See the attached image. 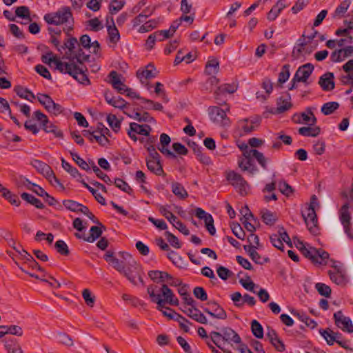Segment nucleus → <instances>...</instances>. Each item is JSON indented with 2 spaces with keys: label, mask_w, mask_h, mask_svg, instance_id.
<instances>
[{
  "label": "nucleus",
  "mask_w": 353,
  "mask_h": 353,
  "mask_svg": "<svg viewBox=\"0 0 353 353\" xmlns=\"http://www.w3.org/2000/svg\"><path fill=\"white\" fill-rule=\"evenodd\" d=\"M77 45H79V43L77 38L70 37L64 42L63 46H61V51L62 50L68 49L70 53L72 54Z\"/></svg>",
  "instance_id": "nucleus-51"
},
{
  "label": "nucleus",
  "mask_w": 353,
  "mask_h": 353,
  "mask_svg": "<svg viewBox=\"0 0 353 353\" xmlns=\"http://www.w3.org/2000/svg\"><path fill=\"white\" fill-rule=\"evenodd\" d=\"M42 61L46 63H53L56 65L57 70L62 73L69 74L81 84H90V80L82 68L77 66L73 63H64L61 61L57 57L53 56L52 52L43 55Z\"/></svg>",
  "instance_id": "nucleus-1"
},
{
  "label": "nucleus",
  "mask_w": 353,
  "mask_h": 353,
  "mask_svg": "<svg viewBox=\"0 0 353 353\" xmlns=\"http://www.w3.org/2000/svg\"><path fill=\"white\" fill-rule=\"evenodd\" d=\"M245 160L239 162V168L243 171H248L250 174H254L257 172L256 167L252 163V157H245Z\"/></svg>",
  "instance_id": "nucleus-31"
},
{
  "label": "nucleus",
  "mask_w": 353,
  "mask_h": 353,
  "mask_svg": "<svg viewBox=\"0 0 353 353\" xmlns=\"http://www.w3.org/2000/svg\"><path fill=\"white\" fill-rule=\"evenodd\" d=\"M44 20L48 24L55 26L70 23V21L73 23L72 14L69 7H63L57 12L46 14Z\"/></svg>",
  "instance_id": "nucleus-4"
},
{
  "label": "nucleus",
  "mask_w": 353,
  "mask_h": 353,
  "mask_svg": "<svg viewBox=\"0 0 353 353\" xmlns=\"http://www.w3.org/2000/svg\"><path fill=\"white\" fill-rule=\"evenodd\" d=\"M333 270H329L330 279L337 285H345L347 282L345 272L341 265L334 264Z\"/></svg>",
  "instance_id": "nucleus-11"
},
{
  "label": "nucleus",
  "mask_w": 353,
  "mask_h": 353,
  "mask_svg": "<svg viewBox=\"0 0 353 353\" xmlns=\"http://www.w3.org/2000/svg\"><path fill=\"white\" fill-rule=\"evenodd\" d=\"M291 96L289 93L286 92L284 95L280 97L276 102V108L272 111L274 114H281L290 110L292 104L291 103Z\"/></svg>",
  "instance_id": "nucleus-16"
},
{
  "label": "nucleus",
  "mask_w": 353,
  "mask_h": 353,
  "mask_svg": "<svg viewBox=\"0 0 353 353\" xmlns=\"http://www.w3.org/2000/svg\"><path fill=\"white\" fill-rule=\"evenodd\" d=\"M119 256L121 259H126L127 264L124 268V271L121 272L124 276L133 285H137L138 284L136 279H138L139 283L144 285L142 275L143 274L141 265H139L136 261L132 257V256L128 252H119Z\"/></svg>",
  "instance_id": "nucleus-2"
},
{
  "label": "nucleus",
  "mask_w": 353,
  "mask_h": 353,
  "mask_svg": "<svg viewBox=\"0 0 353 353\" xmlns=\"http://www.w3.org/2000/svg\"><path fill=\"white\" fill-rule=\"evenodd\" d=\"M219 63L216 59L208 61L205 65V70L208 74H216L219 72Z\"/></svg>",
  "instance_id": "nucleus-49"
},
{
  "label": "nucleus",
  "mask_w": 353,
  "mask_h": 353,
  "mask_svg": "<svg viewBox=\"0 0 353 353\" xmlns=\"http://www.w3.org/2000/svg\"><path fill=\"white\" fill-rule=\"evenodd\" d=\"M42 126L44 131L47 133H53L56 137H63L61 131L58 130L56 125L50 123L48 120L47 123H43Z\"/></svg>",
  "instance_id": "nucleus-41"
},
{
  "label": "nucleus",
  "mask_w": 353,
  "mask_h": 353,
  "mask_svg": "<svg viewBox=\"0 0 353 353\" xmlns=\"http://www.w3.org/2000/svg\"><path fill=\"white\" fill-rule=\"evenodd\" d=\"M72 159L83 170L88 171L90 170V166L88 163L81 158L77 153L70 152Z\"/></svg>",
  "instance_id": "nucleus-59"
},
{
  "label": "nucleus",
  "mask_w": 353,
  "mask_h": 353,
  "mask_svg": "<svg viewBox=\"0 0 353 353\" xmlns=\"http://www.w3.org/2000/svg\"><path fill=\"white\" fill-rule=\"evenodd\" d=\"M161 298L162 303V309H163L165 303L171 305H178L179 300L175 297L173 292L168 288L166 284H163L161 288Z\"/></svg>",
  "instance_id": "nucleus-13"
},
{
  "label": "nucleus",
  "mask_w": 353,
  "mask_h": 353,
  "mask_svg": "<svg viewBox=\"0 0 353 353\" xmlns=\"http://www.w3.org/2000/svg\"><path fill=\"white\" fill-rule=\"evenodd\" d=\"M209 116L213 122L221 126H228L230 123L229 118L226 115V110L217 106L209 108Z\"/></svg>",
  "instance_id": "nucleus-6"
},
{
  "label": "nucleus",
  "mask_w": 353,
  "mask_h": 353,
  "mask_svg": "<svg viewBox=\"0 0 353 353\" xmlns=\"http://www.w3.org/2000/svg\"><path fill=\"white\" fill-rule=\"evenodd\" d=\"M59 342L62 345L67 347H72L74 345V341L66 333L61 332L59 333Z\"/></svg>",
  "instance_id": "nucleus-62"
},
{
  "label": "nucleus",
  "mask_w": 353,
  "mask_h": 353,
  "mask_svg": "<svg viewBox=\"0 0 353 353\" xmlns=\"http://www.w3.org/2000/svg\"><path fill=\"white\" fill-rule=\"evenodd\" d=\"M226 179L241 195L247 194L248 185L241 174L234 171H230L226 174Z\"/></svg>",
  "instance_id": "nucleus-5"
},
{
  "label": "nucleus",
  "mask_w": 353,
  "mask_h": 353,
  "mask_svg": "<svg viewBox=\"0 0 353 353\" xmlns=\"http://www.w3.org/2000/svg\"><path fill=\"white\" fill-rule=\"evenodd\" d=\"M336 325L343 332H353V324L351 319L343 315L341 311H337L334 314Z\"/></svg>",
  "instance_id": "nucleus-8"
},
{
  "label": "nucleus",
  "mask_w": 353,
  "mask_h": 353,
  "mask_svg": "<svg viewBox=\"0 0 353 353\" xmlns=\"http://www.w3.org/2000/svg\"><path fill=\"white\" fill-rule=\"evenodd\" d=\"M130 128L134 133L144 136H149L150 132L152 130L151 127L148 125H139L137 123H130Z\"/></svg>",
  "instance_id": "nucleus-29"
},
{
  "label": "nucleus",
  "mask_w": 353,
  "mask_h": 353,
  "mask_svg": "<svg viewBox=\"0 0 353 353\" xmlns=\"http://www.w3.org/2000/svg\"><path fill=\"white\" fill-rule=\"evenodd\" d=\"M319 333L325 339L327 343L330 345H333L334 342V332L330 329L320 330Z\"/></svg>",
  "instance_id": "nucleus-61"
},
{
  "label": "nucleus",
  "mask_w": 353,
  "mask_h": 353,
  "mask_svg": "<svg viewBox=\"0 0 353 353\" xmlns=\"http://www.w3.org/2000/svg\"><path fill=\"white\" fill-rule=\"evenodd\" d=\"M302 215L310 232L312 234H316L318 232V219L315 210L312 208H308L307 214L305 215L303 214Z\"/></svg>",
  "instance_id": "nucleus-12"
},
{
  "label": "nucleus",
  "mask_w": 353,
  "mask_h": 353,
  "mask_svg": "<svg viewBox=\"0 0 353 353\" xmlns=\"http://www.w3.org/2000/svg\"><path fill=\"white\" fill-rule=\"evenodd\" d=\"M82 296L88 306L92 307L95 302V296L88 289H84L82 292Z\"/></svg>",
  "instance_id": "nucleus-60"
},
{
  "label": "nucleus",
  "mask_w": 353,
  "mask_h": 353,
  "mask_svg": "<svg viewBox=\"0 0 353 353\" xmlns=\"http://www.w3.org/2000/svg\"><path fill=\"white\" fill-rule=\"evenodd\" d=\"M159 23V21L157 19H152L145 21L139 28L140 32H146L155 28Z\"/></svg>",
  "instance_id": "nucleus-58"
},
{
  "label": "nucleus",
  "mask_w": 353,
  "mask_h": 353,
  "mask_svg": "<svg viewBox=\"0 0 353 353\" xmlns=\"http://www.w3.org/2000/svg\"><path fill=\"white\" fill-rule=\"evenodd\" d=\"M245 157H254L264 169H267V159L263 154L256 149H251L244 152Z\"/></svg>",
  "instance_id": "nucleus-23"
},
{
  "label": "nucleus",
  "mask_w": 353,
  "mask_h": 353,
  "mask_svg": "<svg viewBox=\"0 0 353 353\" xmlns=\"http://www.w3.org/2000/svg\"><path fill=\"white\" fill-rule=\"evenodd\" d=\"M339 107V104L337 102H327L324 103L321 107V112L325 115H330L337 110Z\"/></svg>",
  "instance_id": "nucleus-40"
},
{
  "label": "nucleus",
  "mask_w": 353,
  "mask_h": 353,
  "mask_svg": "<svg viewBox=\"0 0 353 353\" xmlns=\"http://www.w3.org/2000/svg\"><path fill=\"white\" fill-rule=\"evenodd\" d=\"M315 288L316 289L319 294H321V296L325 297L330 296L332 290L330 286L322 283H317L315 285Z\"/></svg>",
  "instance_id": "nucleus-56"
},
{
  "label": "nucleus",
  "mask_w": 353,
  "mask_h": 353,
  "mask_svg": "<svg viewBox=\"0 0 353 353\" xmlns=\"http://www.w3.org/2000/svg\"><path fill=\"white\" fill-rule=\"evenodd\" d=\"M32 165L37 170L38 172H39L46 177L52 174V170L51 168L48 164L42 162L41 161L34 160L32 163Z\"/></svg>",
  "instance_id": "nucleus-28"
},
{
  "label": "nucleus",
  "mask_w": 353,
  "mask_h": 353,
  "mask_svg": "<svg viewBox=\"0 0 353 353\" xmlns=\"http://www.w3.org/2000/svg\"><path fill=\"white\" fill-rule=\"evenodd\" d=\"M81 183L83 185L85 188H86L94 196L96 200L101 205H105L106 204L105 199L103 197V196L98 193L96 190H94L93 188L90 186L88 183H86L83 180L81 181Z\"/></svg>",
  "instance_id": "nucleus-47"
},
{
  "label": "nucleus",
  "mask_w": 353,
  "mask_h": 353,
  "mask_svg": "<svg viewBox=\"0 0 353 353\" xmlns=\"http://www.w3.org/2000/svg\"><path fill=\"white\" fill-rule=\"evenodd\" d=\"M314 65L310 63L300 66L294 75L296 81H299L305 85H309L310 82L308 81V79L314 71Z\"/></svg>",
  "instance_id": "nucleus-9"
},
{
  "label": "nucleus",
  "mask_w": 353,
  "mask_h": 353,
  "mask_svg": "<svg viewBox=\"0 0 353 353\" xmlns=\"http://www.w3.org/2000/svg\"><path fill=\"white\" fill-rule=\"evenodd\" d=\"M182 311L196 322L203 324L208 323V320L205 316L195 307V305L194 306H191V307H185Z\"/></svg>",
  "instance_id": "nucleus-17"
},
{
  "label": "nucleus",
  "mask_w": 353,
  "mask_h": 353,
  "mask_svg": "<svg viewBox=\"0 0 353 353\" xmlns=\"http://www.w3.org/2000/svg\"><path fill=\"white\" fill-rule=\"evenodd\" d=\"M114 184L118 188L130 194L132 192V189L130 188V186L125 181H124L123 179L120 178H117L115 179Z\"/></svg>",
  "instance_id": "nucleus-64"
},
{
  "label": "nucleus",
  "mask_w": 353,
  "mask_h": 353,
  "mask_svg": "<svg viewBox=\"0 0 353 353\" xmlns=\"http://www.w3.org/2000/svg\"><path fill=\"white\" fill-rule=\"evenodd\" d=\"M157 288V285H151L148 287L147 291L150 297L152 299V301L157 304V310H162L163 301H161V294L155 293V290Z\"/></svg>",
  "instance_id": "nucleus-30"
},
{
  "label": "nucleus",
  "mask_w": 353,
  "mask_h": 353,
  "mask_svg": "<svg viewBox=\"0 0 353 353\" xmlns=\"http://www.w3.org/2000/svg\"><path fill=\"white\" fill-rule=\"evenodd\" d=\"M321 132V128L314 124V125L301 127L299 129V133L304 137H316Z\"/></svg>",
  "instance_id": "nucleus-26"
},
{
  "label": "nucleus",
  "mask_w": 353,
  "mask_h": 353,
  "mask_svg": "<svg viewBox=\"0 0 353 353\" xmlns=\"http://www.w3.org/2000/svg\"><path fill=\"white\" fill-rule=\"evenodd\" d=\"M195 215L199 219H203L204 221L207 230L212 236H214L216 233V229L214 226V219L212 216L210 214L204 211L201 208H196Z\"/></svg>",
  "instance_id": "nucleus-10"
},
{
  "label": "nucleus",
  "mask_w": 353,
  "mask_h": 353,
  "mask_svg": "<svg viewBox=\"0 0 353 353\" xmlns=\"http://www.w3.org/2000/svg\"><path fill=\"white\" fill-rule=\"evenodd\" d=\"M290 76V65L288 64L284 65L279 74V83L283 84L286 82L289 79Z\"/></svg>",
  "instance_id": "nucleus-52"
},
{
  "label": "nucleus",
  "mask_w": 353,
  "mask_h": 353,
  "mask_svg": "<svg viewBox=\"0 0 353 353\" xmlns=\"http://www.w3.org/2000/svg\"><path fill=\"white\" fill-rule=\"evenodd\" d=\"M37 99L39 103L44 106L46 110H48L54 102L52 99L48 94L39 93L37 94Z\"/></svg>",
  "instance_id": "nucleus-46"
},
{
  "label": "nucleus",
  "mask_w": 353,
  "mask_h": 353,
  "mask_svg": "<svg viewBox=\"0 0 353 353\" xmlns=\"http://www.w3.org/2000/svg\"><path fill=\"white\" fill-rule=\"evenodd\" d=\"M260 119H245L239 122V126L245 133H250L256 130L259 126Z\"/></svg>",
  "instance_id": "nucleus-21"
},
{
  "label": "nucleus",
  "mask_w": 353,
  "mask_h": 353,
  "mask_svg": "<svg viewBox=\"0 0 353 353\" xmlns=\"http://www.w3.org/2000/svg\"><path fill=\"white\" fill-rule=\"evenodd\" d=\"M14 91L16 92L17 94L22 99H25L30 101H32L35 99V96L32 92L28 89L23 88L21 86H17L14 88Z\"/></svg>",
  "instance_id": "nucleus-36"
},
{
  "label": "nucleus",
  "mask_w": 353,
  "mask_h": 353,
  "mask_svg": "<svg viewBox=\"0 0 353 353\" xmlns=\"http://www.w3.org/2000/svg\"><path fill=\"white\" fill-rule=\"evenodd\" d=\"M172 192L181 199H184L188 196V192L184 187L178 182H173L172 183Z\"/></svg>",
  "instance_id": "nucleus-34"
},
{
  "label": "nucleus",
  "mask_w": 353,
  "mask_h": 353,
  "mask_svg": "<svg viewBox=\"0 0 353 353\" xmlns=\"http://www.w3.org/2000/svg\"><path fill=\"white\" fill-rule=\"evenodd\" d=\"M146 165L148 169L157 175H162L163 170L160 163V158L154 159H146Z\"/></svg>",
  "instance_id": "nucleus-27"
},
{
  "label": "nucleus",
  "mask_w": 353,
  "mask_h": 353,
  "mask_svg": "<svg viewBox=\"0 0 353 353\" xmlns=\"http://www.w3.org/2000/svg\"><path fill=\"white\" fill-rule=\"evenodd\" d=\"M251 329L252 332L255 337L258 339H263V328L256 320H253L251 322Z\"/></svg>",
  "instance_id": "nucleus-43"
},
{
  "label": "nucleus",
  "mask_w": 353,
  "mask_h": 353,
  "mask_svg": "<svg viewBox=\"0 0 353 353\" xmlns=\"http://www.w3.org/2000/svg\"><path fill=\"white\" fill-rule=\"evenodd\" d=\"M158 72L152 64H148L145 70H138L137 72V77L143 82V79H149L154 78Z\"/></svg>",
  "instance_id": "nucleus-24"
},
{
  "label": "nucleus",
  "mask_w": 353,
  "mask_h": 353,
  "mask_svg": "<svg viewBox=\"0 0 353 353\" xmlns=\"http://www.w3.org/2000/svg\"><path fill=\"white\" fill-rule=\"evenodd\" d=\"M148 276L152 281L157 283H163L172 279V275L166 272L159 270H151L148 272Z\"/></svg>",
  "instance_id": "nucleus-22"
},
{
  "label": "nucleus",
  "mask_w": 353,
  "mask_h": 353,
  "mask_svg": "<svg viewBox=\"0 0 353 353\" xmlns=\"http://www.w3.org/2000/svg\"><path fill=\"white\" fill-rule=\"evenodd\" d=\"M107 122L115 132H117L120 130L121 121L119 120L114 114H109L107 117Z\"/></svg>",
  "instance_id": "nucleus-48"
},
{
  "label": "nucleus",
  "mask_w": 353,
  "mask_h": 353,
  "mask_svg": "<svg viewBox=\"0 0 353 353\" xmlns=\"http://www.w3.org/2000/svg\"><path fill=\"white\" fill-rule=\"evenodd\" d=\"M349 205L345 203L340 212V220L343 226L344 232L351 240H353V228L352 227L351 216L348 211Z\"/></svg>",
  "instance_id": "nucleus-7"
},
{
  "label": "nucleus",
  "mask_w": 353,
  "mask_h": 353,
  "mask_svg": "<svg viewBox=\"0 0 353 353\" xmlns=\"http://www.w3.org/2000/svg\"><path fill=\"white\" fill-rule=\"evenodd\" d=\"M350 3L351 2L350 0L343 1L335 10L334 16H343L344 13L347 10Z\"/></svg>",
  "instance_id": "nucleus-63"
},
{
  "label": "nucleus",
  "mask_w": 353,
  "mask_h": 353,
  "mask_svg": "<svg viewBox=\"0 0 353 353\" xmlns=\"http://www.w3.org/2000/svg\"><path fill=\"white\" fill-rule=\"evenodd\" d=\"M237 84L235 83L231 84L225 83L219 86L214 92L215 99L218 100L219 97L225 94V93L232 94L235 92L237 90Z\"/></svg>",
  "instance_id": "nucleus-25"
},
{
  "label": "nucleus",
  "mask_w": 353,
  "mask_h": 353,
  "mask_svg": "<svg viewBox=\"0 0 353 353\" xmlns=\"http://www.w3.org/2000/svg\"><path fill=\"white\" fill-rule=\"evenodd\" d=\"M21 197L23 200L27 201L31 205H34L38 209H43L44 208V205L42 203V202L30 194L23 192L21 194Z\"/></svg>",
  "instance_id": "nucleus-35"
},
{
  "label": "nucleus",
  "mask_w": 353,
  "mask_h": 353,
  "mask_svg": "<svg viewBox=\"0 0 353 353\" xmlns=\"http://www.w3.org/2000/svg\"><path fill=\"white\" fill-rule=\"evenodd\" d=\"M104 259L112 264L114 269H116L121 274L123 271H124V268L125 267L126 259H122L121 260L114 256L113 253L108 251L106 254L104 255Z\"/></svg>",
  "instance_id": "nucleus-18"
},
{
  "label": "nucleus",
  "mask_w": 353,
  "mask_h": 353,
  "mask_svg": "<svg viewBox=\"0 0 353 353\" xmlns=\"http://www.w3.org/2000/svg\"><path fill=\"white\" fill-rule=\"evenodd\" d=\"M293 120L296 123H305L312 125L316 124L317 121L316 118L310 108H307L305 112L300 114H294Z\"/></svg>",
  "instance_id": "nucleus-14"
},
{
  "label": "nucleus",
  "mask_w": 353,
  "mask_h": 353,
  "mask_svg": "<svg viewBox=\"0 0 353 353\" xmlns=\"http://www.w3.org/2000/svg\"><path fill=\"white\" fill-rule=\"evenodd\" d=\"M125 4V1L123 0H113L111 1L109 6V10L111 14L117 13L120 10L122 9Z\"/></svg>",
  "instance_id": "nucleus-55"
},
{
  "label": "nucleus",
  "mask_w": 353,
  "mask_h": 353,
  "mask_svg": "<svg viewBox=\"0 0 353 353\" xmlns=\"http://www.w3.org/2000/svg\"><path fill=\"white\" fill-rule=\"evenodd\" d=\"M91 167L92 168L93 172L96 174V175L103 180L105 183L107 184H112V181L110 179V178L105 173H103L96 165L95 163L92 161L91 163Z\"/></svg>",
  "instance_id": "nucleus-44"
},
{
  "label": "nucleus",
  "mask_w": 353,
  "mask_h": 353,
  "mask_svg": "<svg viewBox=\"0 0 353 353\" xmlns=\"http://www.w3.org/2000/svg\"><path fill=\"white\" fill-rule=\"evenodd\" d=\"M213 310V312L210 311L208 308H204L203 310L205 313L209 314L210 316L219 319H226L227 313L223 307L220 305H217Z\"/></svg>",
  "instance_id": "nucleus-33"
},
{
  "label": "nucleus",
  "mask_w": 353,
  "mask_h": 353,
  "mask_svg": "<svg viewBox=\"0 0 353 353\" xmlns=\"http://www.w3.org/2000/svg\"><path fill=\"white\" fill-rule=\"evenodd\" d=\"M101 228V226H92L90 229V235L86 238H83V240L90 243L94 242L102 234Z\"/></svg>",
  "instance_id": "nucleus-39"
},
{
  "label": "nucleus",
  "mask_w": 353,
  "mask_h": 353,
  "mask_svg": "<svg viewBox=\"0 0 353 353\" xmlns=\"http://www.w3.org/2000/svg\"><path fill=\"white\" fill-rule=\"evenodd\" d=\"M5 348L8 353H23L21 346L13 341H6Z\"/></svg>",
  "instance_id": "nucleus-45"
},
{
  "label": "nucleus",
  "mask_w": 353,
  "mask_h": 353,
  "mask_svg": "<svg viewBox=\"0 0 353 353\" xmlns=\"http://www.w3.org/2000/svg\"><path fill=\"white\" fill-rule=\"evenodd\" d=\"M221 335L222 336V341L230 344H239L242 342L240 336L234 330L228 327L221 329Z\"/></svg>",
  "instance_id": "nucleus-15"
},
{
  "label": "nucleus",
  "mask_w": 353,
  "mask_h": 353,
  "mask_svg": "<svg viewBox=\"0 0 353 353\" xmlns=\"http://www.w3.org/2000/svg\"><path fill=\"white\" fill-rule=\"evenodd\" d=\"M261 218L263 221L267 225H272L274 223L276 218V216L270 211L265 210L261 212Z\"/></svg>",
  "instance_id": "nucleus-54"
},
{
  "label": "nucleus",
  "mask_w": 353,
  "mask_h": 353,
  "mask_svg": "<svg viewBox=\"0 0 353 353\" xmlns=\"http://www.w3.org/2000/svg\"><path fill=\"white\" fill-rule=\"evenodd\" d=\"M3 192L1 193V196L7 199L12 205L19 206L21 203V201L19 197L12 194L8 189L5 188L2 189Z\"/></svg>",
  "instance_id": "nucleus-38"
},
{
  "label": "nucleus",
  "mask_w": 353,
  "mask_h": 353,
  "mask_svg": "<svg viewBox=\"0 0 353 353\" xmlns=\"http://www.w3.org/2000/svg\"><path fill=\"white\" fill-rule=\"evenodd\" d=\"M130 117L139 121V122H146V123H154V119L147 112H133Z\"/></svg>",
  "instance_id": "nucleus-32"
},
{
  "label": "nucleus",
  "mask_w": 353,
  "mask_h": 353,
  "mask_svg": "<svg viewBox=\"0 0 353 353\" xmlns=\"http://www.w3.org/2000/svg\"><path fill=\"white\" fill-rule=\"evenodd\" d=\"M61 165L63 168L70 173L71 176H72L74 178L80 177L81 178V174L79 172L78 170L76 168L72 167L71 165L65 161L64 159H61Z\"/></svg>",
  "instance_id": "nucleus-50"
},
{
  "label": "nucleus",
  "mask_w": 353,
  "mask_h": 353,
  "mask_svg": "<svg viewBox=\"0 0 353 353\" xmlns=\"http://www.w3.org/2000/svg\"><path fill=\"white\" fill-rule=\"evenodd\" d=\"M334 74L326 72L319 78V84L325 91L332 90L334 88Z\"/></svg>",
  "instance_id": "nucleus-19"
},
{
  "label": "nucleus",
  "mask_w": 353,
  "mask_h": 353,
  "mask_svg": "<svg viewBox=\"0 0 353 353\" xmlns=\"http://www.w3.org/2000/svg\"><path fill=\"white\" fill-rule=\"evenodd\" d=\"M302 254L307 259H309L313 263L319 265H325L329 258L328 252L322 249H316L313 247L307 248L303 243L299 242L298 246Z\"/></svg>",
  "instance_id": "nucleus-3"
},
{
  "label": "nucleus",
  "mask_w": 353,
  "mask_h": 353,
  "mask_svg": "<svg viewBox=\"0 0 353 353\" xmlns=\"http://www.w3.org/2000/svg\"><path fill=\"white\" fill-rule=\"evenodd\" d=\"M54 247L57 252L61 255L67 256L70 253L67 244L63 240L57 241L54 244Z\"/></svg>",
  "instance_id": "nucleus-57"
},
{
  "label": "nucleus",
  "mask_w": 353,
  "mask_h": 353,
  "mask_svg": "<svg viewBox=\"0 0 353 353\" xmlns=\"http://www.w3.org/2000/svg\"><path fill=\"white\" fill-rule=\"evenodd\" d=\"M15 13L18 17L28 19L30 21H31L30 10L27 6H22L17 7Z\"/></svg>",
  "instance_id": "nucleus-53"
},
{
  "label": "nucleus",
  "mask_w": 353,
  "mask_h": 353,
  "mask_svg": "<svg viewBox=\"0 0 353 353\" xmlns=\"http://www.w3.org/2000/svg\"><path fill=\"white\" fill-rule=\"evenodd\" d=\"M170 205H159V212L165 216L168 221L174 224V223L177 220L176 216H175L170 210Z\"/></svg>",
  "instance_id": "nucleus-37"
},
{
  "label": "nucleus",
  "mask_w": 353,
  "mask_h": 353,
  "mask_svg": "<svg viewBox=\"0 0 353 353\" xmlns=\"http://www.w3.org/2000/svg\"><path fill=\"white\" fill-rule=\"evenodd\" d=\"M170 137L167 134L162 133L160 135V145L158 147V149L164 155H166L172 158H175L176 155L167 148V146L170 143Z\"/></svg>",
  "instance_id": "nucleus-20"
},
{
  "label": "nucleus",
  "mask_w": 353,
  "mask_h": 353,
  "mask_svg": "<svg viewBox=\"0 0 353 353\" xmlns=\"http://www.w3.org/2000/svg\"><path fill=\"white\" fill-rule=\"evenodd\" d=\"M108 33L111 43L116 44L119 41L120 34L114 24L112 26H110L108 27Z\"/></svg>",
  "instance_id": "nucleus-42"
}]
</instances>
